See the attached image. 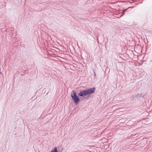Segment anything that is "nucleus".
Segmentation results:
<instances>
[{
	"instance_id": "obj_1",
	"label": "nucleus",
	"mask_w": 152,
	"mask_h": 152,
	"mask_svg": "<svg viewBox=\"0 0 152 152\" xmlns=\"http://www.w3.org/2000/svg\"><path fill=\"white\" fill-rule=\"evenodd\" d=\"M96 90L95 87L88 88L84 90H80L77 95L76 91L73 90L71 92V96L72 100L76 105L80 101L81 97L83 100L90 99L93 98L92 94L94 93Z\"/></svg>"
},
{
	"instance_id": "obj_2",
	"label": "nucleus",
	"mask_w": 152,
	"mask_h": 152,
	"mask_svg": "<svg viewBox=\"0 0 152 152\" xmlns=\"http://www.w3.org/2000/svg\"><path fill=\"white\" fill-rule=\"evenodd\" d=\"M141 97V95L138 93L132 94L130 98L131 102L132 104L136 103L139 101V98Z\"/></svg>"
},
{
	"instance_id": "obj_3",
	"label": "nucleus",
	"mask_w": 152,
	"mask_h": 152,
	"mask_svg": "<svg viewBox=\"0 0 152 152\" xmlns=\"http://www.w3.org/2000/svg\"><path fill=\"white\" fill-rule=\"evenodd\" d=\"M59 148H61V150H60V149H58V150L57 147H56L54 148V149H52L50 152H61L62 151L63 148H61V146H59L58 148V149Z\"/></svg>"
},
{
	"instance_id": "obj_4",
	"label": "nucleus",
	"mask_w": 152,
	"mask_h": 152,
	"mask_svg": "<svg viewBox=\"0 0 152 152\" xmlns=\"http://www.w3.org/2000/svg\"><path fill=\"white\" fill-rule=\"evenodd\" d=\"M133 7H128L127 9H125L124 10H123V11L125 12L128 9L131 8H132Z\"/></svg>"
},
{
	"instance_id": "obj_5",
	"label": "nucleus",
	"mask_w": 152,
	"mask_h": 152,
	"mask_svg": "<svg viewBox=\"0 0 152 152\" xmlns=\"http://www.w3.org/2000/svg\"><path fill=\"white\" fill-rule=\"evenodd\" d=\"M124 13H125V12L123 11L121 13V14L120 15V17H121L123 16L124 15Z\"/></svg>"
},
{
	"instance_id": "obj_6",
	"label": "nucleus",
	"mask_w": 152,
	"mask_h": 152,
	"mask_svg": "<svg viewBox=\"0 0 152 152\" xmlns=\"http://www.w3.org/2000/svg\"><path fill=\"white\" fill-rule=\"evenodd\" d=\"M93 71H94V76H95V77H94V78L95 79V78H96V74L95 73V72H94V71L93 70Z\"/></svg>"
},
{
	"instance_id": "obj_7",
	"label": "nucleus",
	"mask_w": 152,
	"mask_h": 152,
	"mask_svg": "<svg viewBox=\"0 0 152 152\" xmlns=\"http://www.w3.org/2000/svg\"><path fill=\"white\" fill-rule=\"evenodd\" d=\"M12 30V29H10V30Z\"/></svg>"
}]
</instances>
